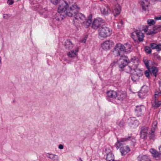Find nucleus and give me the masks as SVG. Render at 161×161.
Returning <instances> with one entry per match:
<instances>
[{
    "mask_svg": "<svg viewBox=\"0 0 161 161\" xmlns=\"http://www.w3.org/2000/svg\"><path fill=\"white\" fill-rule=\"evenodd\" d=\"M144 50L148 54H150L152 52V50L150 48V47L147 46L145 47Z\"/></svg>",
    "mask_w": 161,
    "mask_h": 161,
    "instance_id": "nucleus-33",
    "label": "nucleus"
},
{
    "mask_svg": "<svg viewBox=\"0 0 161 161\" xmlns=\"http://www.w3.org/2000/svg\"><path fill=\"white\" fill-rule=\"evenodd\" d=\"M148 134V133H145L144 132H140V137L142 139H145L147 137V135Z\"/></svg>",
    "mask_w": 161,
    "mask_h": 161,
    "instance_id": "nucleus-34",
    "label": "nucleus"
},
{
    "mask_svg": "<svg viewBox=\"0 0 161 161\" xmlns=\"http://www.w3.org/2000/svg\"><path fill=\"white\" fill-rule=\"evenodd\" d=\"M161 31V25H156L154 26L152 30H149L148 31L149 35H152L156 34Z\"/></svg>",
    "mask_w": 161,
    "mask_h": 161,
    "instance_id": "nucleus-13",
    "label": "nucleus"
},
{
    "mask_svg": "<svg viewBox=\"0 0 161 161\" xmlns=\"http://www.w3.org/2000/svg\"><path fill=\"white\" fill-rule=\"evenodd\" d=\"M106 160V161H120L115 160L114 155L112 153H109L107 154Z\"/></svg>",
    "mask_w": 161,
    "mask_h": 161,
    "instance_id": "nucleus-21",
    "label": "nucleus"
},
{
    "mask_svg": "<svg viewBox=\"0 0 161 161\" xmlns=\"http://www.w3.org/2000/svg\"><path fill=\"white\" fill-rule=\"evenodd\" d=\"M124 25V23L123 22L122 20H121L119 21V25L120 26H122Z\"/></svg>",
    "mask_w": 161,
    "mask_h": 161,
    "instance_id": "nucleus-43",
    "label": "nucleus"
},
{
    "mask_svg": "<svg viewBox=\"0 0 161 161\" xmlns=\"http://www.w3.org/2000/svg\"><path fill=\"white\" fill-rule=\"evenodd\" d=\"M155 19L157 20H161V15L156 17Z\"/></svg>",
    "mask_w": 161,
    "mask_h": 161,
    "instance_id": "nucleus-44",
    "label": "nucleus"
},
{
    "mask_svg": "<svg viewBox=\"0 0 161 161\" xmlns=\"http://www.w3.org/2000/svg\"><path fill=\"white\" fill-rule=\"evenodd\" d=\"M150 151L152 154L153 156L156 159H161V157H160L161 155L160 152H158L156 150L153 148H151L150 149Z\"/></svg>",
    "mask_w": 161,
    "mask_h": 161,
    "instance_id": "nucleus-15",
    "label": "nucleus"
},
{
    "mask_svg": "<svg viewBox=\"0 0 161 161\" xmlns=\"http://www.w3.org/2000/svg\"><path fill=\"white\" fill-rule=\"evenodd\" d=\"M147 23L150 25H154L156 23V21L153 19H149L147 20Z\"/></svg>",
    "mask_w": 161,
    "mask_h": 161,
    "instance_id": "nucleus-35",
    "label": "nucleus"
},
{
    "mask_svg": "<svg viewBox=\"0 0 161 161\" xmlns=\"http://www.w3.org/2000/svg\"><path fill=\"white\" fill-rule=\"evenodd\" d=\"M148 87L145 85L143 86L141 90L138 93V95L139 97L143 98L148 95Z\"/></svg>",
    "mask_w": 161,
    "mask_h": 161,
    "instance_id": "nucleus-7",
    "label": "nucleus"
},
{
    "mask_svg": "<svg viewBox=\"0 0 161 161\" xmlns=\"http://www.w3.org/2000/svg\"><path fill=\"white\" fill-rule=\"evenodd\" d=\"M155 130V128L154 127L151 130V133H150V136H149V139L150 140H154L155 139V135L154 134Z\"/></svg>",
    "mask_w": 161,
    "mask_h": 161,
    "instance_id": "nucleus-27",
    "label": "nucleus"
},
{
    "mask_svg": "<svg viewBox=\"0 0 161 161\" xmlns=\"http://www.w3.org/2000/svg\"><path fill=\"white\" fill-rule=\"evenodd\" d=\"M113 64H111V65H113Z\"/></svg>",
    "mask_w": 161,
    "mask_h": 161,
    "instance_id": "nucleus-55",
    "label": "nucleus"
},
{
    "mask_svg": "<svg viewBox=\"0 0 161 161\" xmlns=\"http://www.w3.org/2000/svg\"><path fill=\"white\" fill-rule=\"evenodd\" d=\"M67 55L69 57L73 58L75 56L76 54L75 53L74 51L73 50L68 53Z\"/></svg>",
    "mask_w": 161,
    "mask_h": 161,
    "instance_id": "nucleus-32",
    "label": "nucleus"
},
{
    "mask_svg": "<svg viewBox=\"0 0 161 161\" xmlns=\"http://www.w3.org/2000/svg\"><path fill=\"white\" fill-rule=\"evenodd\" d=\"M145 2L144 1H142L141 3V5L142 6V9L144 11L146 10V7H147L148 6L149 3L147 1L145 0Z\"/></svg>",
    "mask_w": 161,
    "mask_h": 161,
    "instance_id": "nucleus-26",
    "label": "nucleus"
},
{
    "mask_svg": "<svg viewBox=\"0 0 161 161\" xmlns=\"http://www.w3.org/2000/svg\"><path fill=\"white\" fill-rule=\"evenodd\" d=\"M150 71H149L148 70H146L145 72V74L146 77L147 78L150 77Z\"/></svg>",
    "mask_w": 161,
    "mask_h": 161,
    "instance_id": "nucleus-39",
    "label": "nucleus"
},
{
    "mask_svg": "<svg viewBox=\"0 0 161 161\" xmlns=\"http://www.w3.org/2000/svg\"><path fill=\"white\" fill-rule=\"evenodd\" d=\"M139 76H138L137 75H136L135 74H134L132 75L131 76V79L134 82H136V81H138L139 79Z\"/></svg>",
    "mask_w": 161,
    "mask_h": 161,
    "instance_id": "nucleus-29",
    "label": "nucleus"
},
{
    "mask_svg": "<svg viewBox=\"0 0 161 161\" xmlns=\"http://www.w3.org/2000/svg\"><path fill=\"white\" fill-rule=\"evenodd\" d=\"M112 30L105 25H102L98 30L99 35L102 37H106L110 36L112 33Z\"/></svg>",
    "mask_w": 161,
    "mask_h": 161,
    "instance_id": "nucleus-5",
    "label": "nucleus"
},
{
    "mask_svg": "<svg viewBox=\"0 0 161 161\" xmlns=\"http://www.w3.org/2000/svg\"><path fill=\"white\" fill-rule=\"evenodd\" d=\"M130 141V144L134 146V144L136 142V140L135 137L132 136V135L125 136V138H121L119 140H118L117 142L115 144L116 148L118 149L120 147L123 145L121 142H125Z\"/></svg>",
    "mask_w": 161,
    "mask_h": 161,
    "instance_id": "nucleus-4",
    "label": "nucleus"
},
{
    "mask_svg": "<svg viewBox=\"0 0 161 161\" xmlns=\"http://www.w3.org/2000/svg\"><path fill=\"white\" fill-rule=\"evenodd\" d=\"M101 11L102 14H107L110 11V9L108 6H105L102 7L100 9Z\"/></svg>",
    "mask_w": 161,
    "mask_h": 161,
    "instance_id": "nucleus-23",
    "label": "nucleus"
},
{
    "mask_svg": "<svg viewBox=\"0 0 161 161\" xmlns=\"http://www.w3.org/2000/svg\"><path fill=\"white\" fill-rule=\"evenodd\" d=\"M159 90L160 92H156L154 95V97L156 98L158 96H161V82H159Z\"/></svg>",
    "mask_w": 161,
    "mask_h": 161,
    "instance_id": "nucleus-30",
    "label": "nucleus"
},
{
    "mask_svg": "<svg viewBox=\"0 0 161 161\" xmlns=\"http://www.w3.org/2000/svg\"><path fill=\"white\" fill-rule=\"evenodd\" d=\"M78 51V49H76L75 51H74L75 53H77Z\"/></svg>",
    "mask_w": 161,
    "mask_h": 161,
    "instance_id": "nucleus-52",
    "label": "nucleus"
},
{
    "mask_svg": "<svg viewBox=\"0 0 161 161\" xmlns=\"http://www.w3.org/2000/svg\"><path fill=\"white\" fill-rule=\"evenodd\" d=\"M156 49L158 51L161 50V44L159 43L158 44H156Z\"/></svg>",
    "mask_w": 161,
    "mask_h": 161,
    "instance_id": "nucleus-37",
    "label": "nucleus"
},
{
    "mask_svg": "<svg viewBox=\"0 0 161 161\" xmlns=\"http://www.w3.org/2000/svg\"><path fill=\"white\" fill-rule=\"evenodd\" d=\"M107 96L106 98L109 102H112L113 99L111 98H116L117 96V92L114 90H109L107 92Z\"/></svg>",
    "mask_w": 161,
    "mask_h": 161,
    "instance_id": "nucleus-8",
    "label": "nucleus"
},
{
    "mask_svg": "<svg viewBox=\"0 0 161 161\" xmlns=\"http://www.w3.org/2000/svg\"><path fill=\"white\" fill-rule=\"evenodd\" d=\"M156 58L159 60H161V57L159 56L158 54L156 55Z\"/></svg>",
    "mask_w": 161,
    "mask_h": 161,
    "instance_id": "nucleus-46",
    "label": "nucleus"
},
{
    "mask_svg": "<svg viewBox=\"0 0 161 161\" xmlns=\"http://www.w3.org/2000/svg\"><path fill=\"white\" fill-rule=\"evenodd\" d=\"M148 26H146V28H145L144 30V31L145 32H147V31L148 30Z\"/></svg>",
    "mask_w": 161,
    "mask_h": 161,
    "instance_id": "nucleus-48",
    "label": "nucleus"
},
{
    "mask_svg": "<svg viewBox=\"0 0 161 161\" xmlns=\"http://www.w3.org/2000/svg\"><path fill=\"white\" fill-rule=\"evenodd\" d=\"M69 5L67 3H64L59 8L60 11L65 12L66 15L69 17H74L75 19H80L82 21L85 19V17L82 14L78 12L80 8L75 3L74 4L70 5L69 8Z\"/></svg>",
    "mask_w": 161,
    "mask_h": 161,
    "instance_id": "nucleus-2",
    "label": "nucleus"
},
{
    "mask_svg": "<svg viewBox=\"0 0 161 161\" xmlns=\"http://www.w3.org/2000/svg\"><path fill=\"white\" fill-rule=\"evenodd\" d=\"M145 109V107L142 105H138L136 106L135 109L136 114L139 116L143 114V112Z\"/></svg>",
    "mask_w": 161,
    "mask_h": 161,
    "instance_id": "nucleus-12",
    "label": "nucleus"
},
{
    "mask_svg": "<svg viewBox=\"0 0 161 161\" xmlns=\"http://www.w3.org/2000/svg\"><path fill=\"white\" fill-rule=\"evenodd\" d=\"M150 71V74H153L155 77H156L157 75V73L158 71V68L154 66H151L148 69Z\"/></svg>",
    "mask_w": 161,
    "mask_h": 161,
    "instance_id": "nucleus-17",
    "label": "nucleus"
},
{
    "mask_svg": "<svg viewBox=\"0 0 161 161\" xmlns=\"http://www.w3.org/2000/svg\"><path fill=\"white\" fill-rule=\"evenodd\" d=\"M138 161H149L150 159L147 155H144L142 156H139L138 157Z\"/></svg>",
    "mask_w": 161,
    "mask_h": 161,
    "instance_id": "nucleus-25",
    "label": "nucleus"
},
{
    "mask_svg": "<svg viewBox=\"0 0 161 161\" xmlns=\"http://www.w3.org/2000/svg\"><path fill=\"white\" fill-rule=\"evenodd\" d=\"M46 10L45 9H43L42 11L40 12V13L41 14H42L44 11H45Z\"/></svg>",
    "mask_w": 161,
    "mask_h": 161,
    "instance_id": "nucleus-49",
    "label": "nucleus"
},
{
    "mask_svg": "<svg viewBox=\"0 0 161 161\" xmlns=\"http://www.w3.org/2000/svg\"><path fill=\"white\" fill-rule=\"evenodd\" d=\"M156 44L155 43H152L150 44V47L152 49H156Z\"/></svg>",
    "mask_w": 161,
    "mask_h": 161,
    "instance_id": "nucleus-38",
    "label": "nucleus"
},
{
    "mask_svg": "<svg viewBox=\"0 0 161 161\" xmlns=\"http://www.w3.org/2000/svg\"><path fill=\"white\" fill-rule=\"evenodd\" d=\"M121 10V7L118 4H116L113 10V13L115 17L120 14Z\"/></svg>",
    "mask_w": 161,
    "mask_h": 161,
    "instance_id": "nucleus-18",
    "label": "nucleus"
},
{
    "mask_svg": "<svg viewBox=\"0 0 161 161\" xmlns=\"http://www.w3.org/2000/svg\"><path fill=\"white\" fill-rule=\"evenodd\" d=\"M139 62V60L137 57H133L129 60L128 57L124 55L120 56L118 62V64L119 67L121 69L128 65L130 71L132 70H134L136 73L135 74L141 77L143 75V72L142 70L137 68Z\"/></svg>",
    "mask_w": 161,
    "mask_h": 161,
    "instance_id": "nucleus-1",
    "label": "nucleus"
},
{
    "mask_svg": "<svg viewBox=\"0 0 161 161\" xmlns=\"http://www.w3.org/2000/svg\"><path fill=\"white\" fill-rule=\"evenodd\" d=\"M46 156L52 161H58V160L59 158L58 156L55 154L48 153L47 154Z\"/></svg>",
    "mask_w": 161,
    "mask_h": 161,
    "instance_id": "nucleus-20",
    "label": "nucleus"
},
{
    "mask_svg": "<svg viewBox=\"0 0 161 161\" xmlns=\"http://www.w3.org/2000/svg\"><path fill=\"white\" fill-rule=\"evenodd\" d=\"M130 150V148L128 145L125 147H121L120 148V151L122 156L126 154L129 153Z\"/></svg>",
    "mask_w": 161,
    "mask_h": 161,
    "instance_id": "nucleus-16",
    "label": "nucleus"
},
{
    "mask_svg": "<svg viewBox=\"0 0 161 161\" xmlns=\"http://www.w3.org/2000/svg\"><path fill=\"white\" fill-rule=\"evenodd\" d=\"M78 161H83L82 159H81V158H80L78 160Z\"/></svg>",
    "mask_w": 161,
    "mask_h": 161,
    "instance_id": "nucleus-51",
    "label": "nucleus"
},
{
    "mask_svg": "<svg viewBox=\"0 0 161 161\" xmlns=\"http://www.w3.org/2000/svg\"><path fill=\"white\" fill-rule=\"evenodd\" d=\"M92 14H90L88 16L87 19L85 18V19H84L82 21L83 25L86 27L88 28L92 23Z\"/></svg>",
    "mask_w": 161,
    "mask_h": 161,
    "instance_id": "nucleus-14",
    "label": "nucleus"
},
{
    "mask_svg": "<svg viewBox=\"0 0 161 161\" xmlns=\"http://www.w3.org/2000/svg\"><path fill=\"white\" fill-rule=\"evenodd\" d=\"M155 99L153 103H152V106L154 108L156 109L161 105V101H158L157 99V97H154Z\"/></svg>",
    "mask_w": 161,
    "mask_h": 161,
    "instance_id": "nucleus-22",
    "label": "nucleus"
},
{
    "mask_svg": "<svg viewBox=\"0 0 161 161\" xmlns=\"http://www.w3.org/2000/svg\"><path fill=\"white\" fill-rule=\"evenodd\" d=\"M64 45L65 48L69 50L71 49L74 46L73 43L69 39L65 41Z\"/></svg>",
    "mask_w": 161,
    "mask_h": 161,
    "instance_id": "nucleus-19",
    "label": "nucleus"
},
{
    "mask_svg": "<svg viewBox=\"0 0 161 161\" xmlns=\"http://www.w3.org/2000/svg\"><path fill=\"white\" fill-rule=\"evenodd\" d=\"M114 0L115 1H117V0Z\"/></svg>",
    "mask_w": 161,
    "mask_h": 161,
    "instance_id": "nucleus-54",
    "label": "nucleus"
},
{
    "mask_svg": "<svg viewBox=\"0 0 161 161\" xmlns=\"http://www.w3.org/2000/svg\"><path fill=\"white\" fill-rule=\"evenodd\" d=\"M159 152H160L161 155V145L159 147Z\"/></svg>",
    "mask_w": 161,
    "mask_h": 161,
    "instance_id": "nucleus-50",
    "label": "nucleus"
},
{
    "mask_svg": "<svg viewBox=\"0 0 161 161\" xmlns=\"http://www.w3.org/2000/svg\"><path fill=\"white\" fill-rule=\"evenodd\" d=\"M7 3L10 5H12L14 3V1L13 0H8Z\"/></svg>",
    "mask_w": 161,
    "mask_h": 161,
    "instance_id": "nucleus-42",
    "label": "nucleus"
},
{
    "mask_svg": "<svg viewBox=\"0 0 161 161\" xmlns=\"http://www.w3.org/2000/svg\"><path fill=\"white\" fill-rule=\"evenodd\" d=\"M63 148H64V146L63 145H62V144H60L59 145L58 148L60 149H63Z\"/></svg>",
    "mask_w": 161,
    "mask_h": 161,
    "instance_id": "nucleus-45",
    "label": "nucleus"
},
{
    "mask_svg": "<svg viewBox=\"0 0 161 161\" xmlns=\"http://www.w3.org/2000/svg\"><path fill=\"white\" fill-rule=\"evenodd\" d=\"M104 22V20L100 18H98L95 19L92 24V28L96 30L98 28H99V26L101 25V23H103Z\"/></svg>",
    "mask_w": 161,
    "mask_h": 161,
    "instance_id": "nucleus-9",
    "label": "nucleus"
},
{
    "mask_svg": "<svg viewBox=\"0 0 161 161\" xmlns=\"http://www.w3.org/2000/svg\"><path fill=\"white\" fill-rule=\"evenodd\" d=\"M88 36L86 35L81 40V42L82 43H85L86 42Z\"/></svg>",
    "mask_w": 161,
    "mask_h": 161,
    "instance_id": "nucleus-41",
    "label": "nucleus"
},
{
    "mask_svg": "<svg viewBox=\"0 0 161 161\" xmlns=\"http://www.w3.org/2000/svg\"><path fill=\"white\" fill-rule=\"evenodd\" d=\"M64 3H67V2L66 1H65L64 3H62L58 7V12L54 16V17L53 18L54 21H59L60 20H62L63 19V18L64 17H66V16H68L67 15H66V13L65 12H64L63 11H61L59 10L60 7Z\"/></svg>",
    "mask_w": 161,
    "mask_h": 161,
    "instance_id": "nucleus-6",
    "label": "nucleus"
},
{
    "mask_svg": "<svg viewBox=\"0 0 161 161\" xmlns=\"http://www.w3.org/2000/svg\"><path fill=\"white\" fill-rule=\"evenodd\" d=\"M113 44V42L110 40L105 41L101 45L102 49L105 50L107 51L110 49Z\"/></svg>",
    "mask_w": 161,
    "mask_h": 161,
    "instance_id": "nucleus-10",
    "label": "nucleus"
},
{
    "mask_svg": "<svg viewBox=\"0 0 161 161\" xmlns=\"http://www.w3.org/2000/svg\"><path fill=\"white\" fill-rule=\"evenodd\" d=\"M135 36H136L137 37L138 40L140 42L142 41H143L144 34L143 33L140 31L137 30L132 33V37L134 40H135L134 37Z\"/></svg>",
    "mask_w": 161,
    "mask_h": 161,
    "instance_id": "nucleus-11",
    "label": "nucleus"
},
{
    "mask_svg": "<svg viewBox=\"0 0 161 161\" xmlns=\"http://www.w3.org/2000/svg\"><path fill=\"white\" fill-rule=\"evenodd\" d=\"M155 1H158V2H161V0H155Z\"/></svg>",
    "mask_w": 161,
    "mask_h": 161,
    "instance_id": "nucleus-53",
    "label": "nucleus"
},
{
    "mask_svg": "<svg viewBox=\"0 0 161 161\" xmlns=\"http://www.w3.org/2000/svg\"><path fill=\"white\" fill-rule=\"evenodd\" d=\"M131 47V46L128 43H126L125 45H123L120 43H118L116 44L114 47L113 52L115 56H118L120 55V51L125 52H130Z\"/></svg>",
    "mask_w": 161,
    "mask_h": 161,
    "instance_id": "nucleus-3",
    "label": "nucleus"
},
{
    "mask_svg": "<svg viewBox=\"0 0 161 161\" xmlns=\"http://www.w3.org/2000/svg\"><path fill=\"white\" fill-rule=\"evenodd\" d=\"M133 125L135 124V126H138L139 124V121L137 120H134L133 123L132 124Z\"/></svg>",
    "mask_w": 161,
    "mask_h": 161,
    "instance_id": "nucleus-40",
    "label": "nucleus"
},
{
    "mask_svg": "<svg viewBox=\"0 0 161 161\" xmlns=\"http://www.w3.org/2000/svg\"><path fill=\"white\" fill-rule=\"evenodd\" d=\"M126 97V95L125 93L123 92L117 93V96L116 97L117 99L120 101H123Z\"/></svg>",
    "mask_w": 161,
    "mask_h": 161,
    "instance_id": "nucleus-24",
    "label": "nucleus"
},
{
    "mask_svg": "<svg viewBox=\"0 0 161 161\" xmlns=\"http://www.w3.org/2000/svg\"><path fill=\"white\" fill-rule=\"evenodd\" d=\"M148 127L147 126H142L141 128V132L148 133Z\"/></svg>",
    "mask_w": 161,
    "mask_h": 161,
    "instance_id": "nucleus-31",
    "label": "nucleus"
},
{
    "mask_svg": "<svg viewBox=\"0 0 161 161\" xmlns=\"http://www.w3.org/2000/svg\"><path fill=\"white\" fill-rule=\"evenodd\" d=\"M3 17L4 19H8V16L7 15V14H4L3 15Z\"/></svg>",
    "mask_w": 161,
    "mask_h": 161,
    "instance_id": "nucleus-47",
    "label": "nucleus"
},
{
    "mask_svg": "<svg viewBox=\"0 0 161 161\" xmlns=\"http://www.w3.org/2000/svg\"><path fill=\"white\" fill-rule=\"evenodd\" d=\"M100 0L101 1H102L103 0Z\"/></svg>",
    "mask_w": 161,
    "mask_h": 161,
    "instance_id": "nucleus-56",
    "label": "nucleus"
},
{
    "mask_svg": "<svg viewBox=\"0 0 161 161\" xmlns=\"http://www.w3.org/2000/svg\"><path fill=\"white\" fill-rule=\"evenodd\" d=\"M144 62L146 66L147 69H149V68L151 67L149 66V64H150V63H151L152 64H153V63H155L154 62L150 60H144Z\"/></svg>",
    "mask_w": 161,
    "mask_h": 161,
    "instance_id": "nucleus-28",
    "label": "nucleus"
},
{
    "mask_svg": "<svg viewBox=\"0 0 161 161\" xmlns=\"http://www.w3.org/2000/svg\"><path fill=\"white\" fill-rule=\"evenodd\" d=\"M50 2L54 5L58 4L60 2V0H50Z\"/></svg>",
    "mask_w": 161,
    "mask_h": 161,
    "instance_id": "nucleus-36",
    "label": "nucleus"
}]
</instances>
